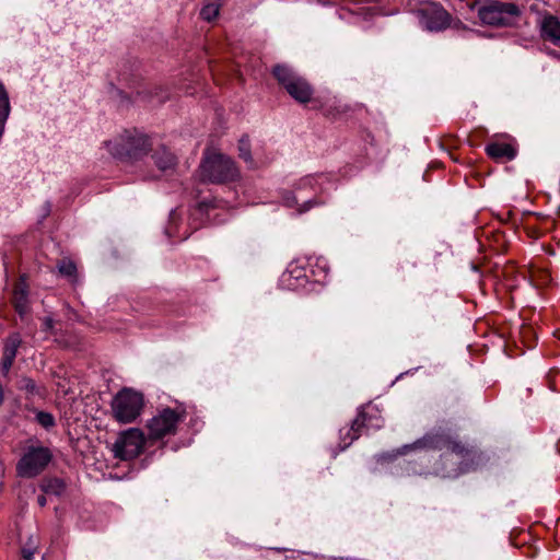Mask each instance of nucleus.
Wrapping results in <instances>:
<instances>
[{"mask_svg":"<svg viewBox=\"0 0 560 560\" xmlns=\"http://www.w3.org/2000/svg\"><path fill=\"white\" fill-rule=\"evenodd\" d=\"M324 175H306L300 178L291 190L283 194V202L287 207L295 208L298 213H305L325 203L320 195L324 190Z\"/></svg>","mask_w":560,"mask_h":560,"instance_id":"nucleus-1","label":"nucleus"},{"mask_svg":"<svg viewBox=\"0 0 560 560\" xmlns=\"http://www.w3.org/2000/svg\"><path fill=\"white\" fill-rule=\"evenodd\" d=\"M186 417L187 411L183 405H178L176 408H162L145 423L148 441L156 442L176 435L180 422Z\"/></svg>","mask_w":560,"mask_h":560,"instance_id":"nucleus-2","label":"nucleus"},{"mask_svg":"<svg viewBox=\"0 0 560 560\" xmlns=\"http://www.w3.org/2000/svg\"><path fill=\"white\" fill-rule=\"evenodd\" d=\"M405 450H439L450 451L463 458L474 453V447L462 442L451 430L438 429L427 433L413 444L405 445Z\"/></svg>","mask_w":560,"mask_h":560,"instance_id":"nucleus-3","label":"nucleus"},{"mask_svg":"<svg viewBox=\"0 0 560 560\" xmlns=\"http://www.w3.org/2000/svg\"><path fill=\"white\" fill-rule=\"evenodd\" d=\"M203 182L226 184L240 178V170L228 155L219 152L207 153L200 165Z\"/></svg>","mask_w":560,"mask_h":560,"instance_id":"nucleus-4","label":"nucleus"},{"mask_svg":"<svg viewBox=\"0 0 560 560\" xmlns=\"http://www.w3.org/2000/svg\"><path fill=\"white\" fill-rule=\"evenodd\" d=\"M109 153L119 160H138L151 147L149 138L137 130H126L117 139L105 142Z\"/></svg>","mask_w":560,"mask_h":560,"instance_id":"nucleus-5","label":"nucleus"},{"mask_svg":"<svg viewBox=\"0 0 560 560\" xmlns=\"http://www.w3.org/2000/svg\"><path fill=\"white\" fill-rule=\"evenodd\" d=\"M144 399L141 393L122 388L113 398L110 408L113 417L119 423H131L142 412Z\"/></svg>","mask_w":560,"mask_h":560,"instance_id":"nucleus-6","label":"nucleus"},{"mask_svg":"<svg viewBox=\"0 0 560 560\" xmlns=\"http://www.w3.org/2000/svg\"><path fill=\"white\" fill-rule=\"evenodd\" d=\"M272 74L288 94L299 103H308L313 95L311 84L302 77L295 74L289 67L277 65Z\"/></svg>","mask_w":560,"mask_h":560,"instance_id":"nucleus-7","label":"nucleus"},{"mask_svg":"<svg viewBox=\"0 0 560 560\" xmlns=\"http://www.w3.org/2000/svg\"><path fill=\"white\" fill-rule=\"evenodd\" d=\"M478 14L485 24L509 26L521 15V10L515 3L491 0L479 9Z\"/></svg>","mask_w":560,"mask_h":560,"instance_id":"nucleus-8","label":"nucleus"},{"mask_svg":"<svg viewBox=\"0 0 560 560\" xmlns=\"http://www.w3.org/2000/svg\"><path fill=\"white\" fill-rule=\"evenodd\" d=\"M51 452L45 446H28L16 464V472L23 478L38 476L51 460Z\"/></svg>","mask_w":560,"mask_h":560,"instance_id":"nucleus-9","label":"nucleus"},{"mask_svg":"<svg viewBox=\"0 0 560 560\" xmlns=\"http://www.w3.org/2000/svg\"><path fill=\"white\" fill-rule=\"evenodd\" d=\"M148 441V435L138 428H130L119 434L113 445V453L116 458L130 460L138 457Z\"/></svg>","mask_w":560,"mask_h":560,"instance_id":"nucleus-10","label":"nucleus"},{"mask_svg":"<svg viewBox=\"0 0 560 560\" xmlns=\"http://www.w3.org/2000/svg\"><path fill=\"white\" fill-rule=\"evenodd\" d=\"M384 420L380 409L372 404L363 406L355 419L352 421V430H378L383 427Z\"/></svg>","mask_w":560,"mask_h":560,"instance_id":"nucleus-11","label":"nucleus"},{"mask_svg":"<svg viewBox=\"0 0 560 560\" xmlns=\"http://www.w3.org/2000/svg\"><path fill=\"white\" fill-rule=\"evenodd\" d=\"M422 24L429 31H441L448 26L450 15L443 8L431 5L422 10Z\"/></svg>","mask_w":560,"mask_h":560,"instance_id":"nucleus-12","label":"nucleus"},{"mask_svg":"<svg viewBox=\"0 0 560 560\" xmlns=\"http://www.w3.org/2000/svg\"><path fill=\"white\" fill-rule=\"evenodd\" d=\"M485 151L490 159L498 163L512 161L517 154V150L514 145L498 141L489 142Z\"/></svg>","mask_w":560,"mask_h":560,"instance_id":"nucleus-13","label":"nucleus"},{"mask_svg":"<svg viewBox=\"0 0 560 560\" xmlns=\"http://www.w3.org/2000/svg\"><path fill=\"white\" fill-rule=\"evenodd\" d=\"M28 283L25 275L20 276L14 284L12 303L15 311L21 315L28 312Z\"/></svg>","mask_w":560,"mask_h":560,"instance_id":"nucleus-14","label":"nucleus"},{"mask_svg":"<svg viewBox=\"0 0 560 560\" xmlns=\"http://www.w3.org/2000/svg\"><path fill=\"white\" fill-rule=\"evenodd\" d=\"M540 36L542 39L560 45V21L557 16L546 15L540 22Z\"/></svg>","mask_w":560,"mask_h":560,"instance_id":"nucleus-15","label":"nucleus"},{"mask_svg":"<svg viewBox=\"0 0 560 560\" xmlns=\"http://www.w3.org/2000/svg\"><path fill=\"white\" fill-rule=\"evenodd\" d=\"M155 165L162 172L173 168L176 165V156L165 147L156 149L152 155Z\"/></svg>","mask_w":560,"mask_h":560,"instance_id":"nucleus-16","label":"nucleus"},{"mask_svg":"<svg viewBox=\"0 0 560 560\" xmlns=\"http://www.w3.org/2000/svg\"><path fill=\"white\" fill-rule=\"evenodd\" d=\"M282 281L289 288L293 289L300 285H304L307 282V276L303 268L293 266L283 273Z\"/></svg>","mask_w":560,"mask_h":560,"instance_id":"nucleus-17","label":"nucleus"},{"mask_svg":"<svg viewBox=\"0 0 560 560\" xmlns=\"http://www.w3.org/2000/svg\"><path fill=\"white\" fill-rule=\"evenodd\" d=\"M57 268H58L59 273L62 277L68 278V280L72 284H75L78 282L77 265L71 259L63 258V259L59 260L57 264Z\"/></svg>","mask_w":560,"mask_h":560,"instance_id":"nucleus-18","label":"nucleus"},{"mask_svg":"<svg viewBox=\"0 0 560 560\" xmlns=\"http://www.w3.org/2000/svg\"><path fill=\"white\" fill-rule=\"evenodd\" d=\"M221 0H209L200 10L202 20L211 22L219 15Z\"/></svg>","mask_w":560,"mask_h":560,"instance_id":"nucleus-19","label":"nucleus"},{"mask_svg":"<svg viewBox=\"0 0 560 560\" xmlns=\"http://www.w3.org/2000/svg\"><path fill=\"white\" fill-rule=\"evenodd\" d=\"M21 343L22 339L18 332L9 335L4 340L2 353L15 358Z\"/></svg>","mask_w":560,"mask_h":560,"instance_id":"nucleus-20","label":"nucleus"},{"mask_svg":"<svg viewBox=\"0 0 560 560\" xmlns=\"http://www.w3.org/2000/svg\"><path fill=\"white\" fill-rule=\"evenodd\" d=\"M42 490L48 494L60 495L65 490V483L61 479H46L40 485Z\"/></svg>","mask_w":560,"mask_h":560,"instance_id":"nucleus-21","label":"nucleus"},{"mask_svg":"<svg viewBox=\"0 0 560 560\" xmlns=\"http://www.w3.org/2000/svg\"><path fill=\"white\" fill-rule=\"evenodd\" d=\"M238 155L249 165V167H256L250 153L249 138L247 136H243L238 141Z\"/></svg>","mask_w":560,"mask_h":560,"instance_id":"nucleus-22","label":"nucleus"},{"mask_svg":"<svg viewBox=\"0 0 560 560\" xmlns=\"http://www.w3.org/2000/svg\"><path fill=\"white\" fill-rule=\"evenodd\" d=\"M362 433V430H352V424L350 427L342 428L340 430V439L343 443V448L348 447L354 440H357Z\"/></svg>","mask_w":560,"mask_h":560,"instance_id":"nucleus-23","label":"nucleus"},{"mask_svg":"<svg viewBox=\"0 0 560 560\" xmlns=\"http://www.w3.org/2000/svg\"><path fill=\"white\" fill-rule=\"evenodd\" d=\"M36 420L45 429H49L55 425V418L49 412L38 411L36 413Z\"/></svg>","mask_w":560,"mask_h":560,"instance_id":"nucleus-24","label":"nucleus"},{"mask_svg":"<svg viewBox=\"0 0 560 560\" xmlns=\"http://www.w3.org/2000/svg\"><path fill=\"white\" fill-rule=\"evenodd\" d=\"M11 112V106H10V100H9V95H8V92L4 88V85L2 84V82H0V113H10Z\"/></svg>","mask_w":560,"mask_h":560,"instance_id":"nucleus-25","label":"nucleus"},{"mask_svg":"<svg viewBox=\"0 0 560 560\" xmlns=\"http://www.w3.org/2000/svg\"><path fill=\"white\" fill-rule=\"evenodd\" d=\"M21 389L25 390L28 394L35 395L39 394L38 388L34 380L30 377H23L21 381Z\"/></svg>","mask_w":560,"mask_h":560,"instance_id":"nucleus-26","label":"nucleus"},{"mask_svg":"<svg viewBox=\"0 0 560 560\" xmlns=\"http://www.w3.org/2000/svg\"><path fill=\"white\" fill-rule=\"evenodd\" d=\"M14 360H15V358L2 353L0 365H1V370L4 374H7L10 371V369L12 368V365L14 363Z\"/></svg>","mask_w":560,"mask_h":560,"instance_id":"nucleus-27","label":"nucleus"},{"mask_svg":"<svg viewBox=\"0 0 560 560\" xmlns=\"http://www.w3.org/2000/svg\"><path fill=\"white\" fill-rule=\"evenodd\" d=\"M44 327L46 330H51L54 328V319L51 317H45Z\"/></svg>","mask_w":560,"mask_h":560,"instance_id":"nucleus-28","label":"nucleus"},{"mask_svg":"<svg viewBox=\"0 0 560 560\" xmlns=\"http://www.w3.org/2000/svg\"><path fill=\"white\" fill-rule=\"evenodd\" d=\"M22 556L25 560H32L33 557H34V551L31 550V549H23L22 550Z\"/></svg>","mask_w":560,"mask_h":560,"instance_id":"nucleus-29","label":"nucleus"},{"mask_svg":"<svg viewBox=\"0 0 560 560\" xmlns=\"http://www.w3.org/2000/svg\"><path fill=\"white\" fill-rule=\"evenodd\" d=\"M37 503H38V505H39V506H42V508H43V506H45V505H46V503H47V499H46V497H45L44 494L38 495V498H37Z\"/></svg>","mask_w":560,"mask_h":560,"instance_id":"nucleus-30","label":"nucleus"},{"mask_svg":"<svg viewBox=\"0 0 560 560\" xmlns=\"http://www.w3.org/2000/svg\"><path fill=\"white\" fill-rule=\"evenodd\" d=\"M3 399H4L3 387H2V385L0 384V406H1V405H2V402H3Z\"/></svg>","mask_w":560,"mask_h":560,"instance_id":"nucleus-31","label":"nucleus"}]
</instances>
